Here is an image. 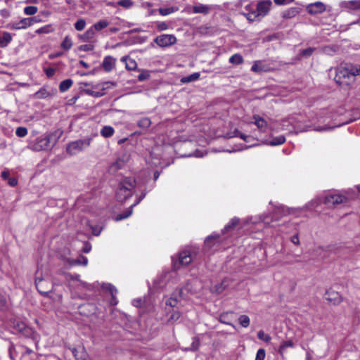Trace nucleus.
<instances>
[{"mask_svg": "<svg viewBox=\"0 0 360 360\" xmlns=\"http://www.w3.org/2000/svg\"><path fill=\"white\" fill-rule=\"evenodd\" d=\"M356 75H360V66L347 65L337 69L334 79L339 85H349Z\"/></svg>", "mask_w": 360, "mask_h": 360, "instance_id": "nucleus-1", "label": "nucleus"}, {"mask_svg": "<svg viewBox=\"0 0 360 360\" xmlns=\"http://www.w3.org/2000/svg\"><path fill=\"white\" fill-rule=\"evenodd\" d=\"M61 134L62 131H55L43 138H38L30 145V148L34 151L50 150L56 145Z\"/></svg>", "mask_w": 360, "mask_h": 360, "instance_id": "nucleus-2", "label": "nucleus"}, {"mask_svg": "<svg viewBox=\"0 0 360 360\" xmlns=\"http://www.w3.org/2000/svg\"><path fill=\"white\" fill-rule=\"evenodd\" d=\"M136 186V181L132 177H125L120 183L116 192L117 200L124 202L132 195V190Z\"/></svg>", "mask_w": 360, "mask_h": 360, "instance_id": "nucleus-3", "label": "nucleus"}, {"mask_svg": "<svg viewBox=\"0 0 360 360\" xmlns=\"http://www.w3.org/2000/svg\"><path fill=\"white\" fill-rule=\"evenodd\" d=\"M272 3L270 0L259 1L255 6V11L249 13H244L249 21L260 20L265 16L270 11Z\"/></svg>", "mask_w": 360, "mask_h": 360, "instance_id": "nucleus-4", "label": "nucleus"}, {"mask_svg": "<svg viewBox=\"0 0 360 360\" xmlns=\"http://www.w3.org/2000/svg\"><path fill=\"white\" fill-rule=\"evenodd\" d=\"M91 138L79 139L70 143L67 146V153L70 155H75L79 152L88 148L91 142Z\"/></svg>", "mask_w": 360, "mask_h": 360, "instance_id": "nucleus-5", "label": "nucleus"}, {"mask_svg": "<svg viewBox=\"0 0 360 360\" xmlns=\"http://www.w3.org/2000/svg\"><path fill=\"white\" fill-rule=\"evenodd\" d=\"M153 41L160 47H168L176 43V38L174 34H161L153 39Z\"/></svg>", "mask_w": 360, "mask_h": 360, "instance_id": "nucleus-6", "label": "nucleus"}, {"mask_svg": "<svg viewBox=\"0 0 360 360\" xmlns=\"http://www.w3.org/2000/svg\"><path fill=\"white\" fill-rule=\"evenodd\" d=\"M192 262V257L190 252L187 250L179 252L176 261L173 260V267L175 269L181 268L182 266H187Z\"/></svg>", "mask_w": 360, "mask_h": 360, "instance_id": "nucleus-7", "label": "nucleus"}, {"mask_svg": "<svg viewBox=\"0 0 360 360\" xmlns=\"http://www.w3.org/2000/svg\"><path fill=\"white\" fill-rule=\"evenodd\" d=\"M35 285L38 292L41 295H47L53 289L52 283L41 277H36Z\"/></svg>", "mask_w": 360, "mask_h": 360, "instance_id": "nucleus-8", "label": "nucleus"}, {"mask_svg": "<svg viewBox=\"0 0 360 360\" xmlns=\"http://www.w3.org/2000/svg\"><path fill=\"white\" fill-rule=\"evenodd\" d=\"M37 22L35 17L23 18L21 20L9 25L11 30L26 29Z\"/></svg>", "mask_w": 360, "mask_h": 360, "instance_id": "nucleus-9", "label": "nucleus"}, {"mask_svg": "<svg viewBox=\"0 0 360 360\" xmlns=\"http://www.w3.org/2000/svg\"><path fill=\"white\" fill-rule=\"evenodd\" d=\"M293 212V209L283 205L276 206L273 215L272 221H277L284 216H287Z\"/></svg>", "mask_w": 360, "mask_h": 360, "instance_id": "nucleus-10", "label": "nucleus"}, {"mask_svg": "<svg viewBox=\"0 0 360 360\" xmlns=\"http://www.w3.org/2000/svg\"><path fill=\"white\" fill-rule=\"evenodd\" d=\"M347 201V198L340 194H332L325 197L324 203L328 205H337Z\"/></svg>", "mask_w": 360, "mask_h": 360, "instance_id": "nucleus-11", "label": "nucleus"}, {"mask_svg": "<svg viewBox=\"0 0 360 360\" xmlns=\"http://www.w3.org/2000/svg\"><path fill=\"white\" fill-rule=\"evenodd\" d=\"M324 298L329 302L332 303L333 304H338L342 302V297L339 294V292L333 290H328L326 291L324 295Z\"/></svg>", "mask_w": 360, "mask_h": 360, "instance_id": "nucleus-12", "label": "nucleus"}, {"mask_svg": "<svg viewBox=\"0 0 360 360\" xmlns=\"http://www.w3.org/2000/svg\"><path fill=\"white\" fill-rule=\"evenodd\" d=\"M307 11L311 15L321 13L326 11V6L321 1L310 4L307 7Z\"/></svg>", "mask_w": 360, "mask_h": 360, "instance_id": "nucleus-13", "label": "nucleus"}, {"mask_svg": "<svg viewBox=\"0 0 360 360\" xmlns=\"http://www.w3.org/2000/svg\"><path fill=\"white\" fill-rule=\"evenodd\" d=\"M340 6L347 11H359L360 10V0L344 1Z\"/></svg>", "mask_w": 360, "mask_h": 360, "instance_id": "nucleus-14", "label": "nucleus"}, {"mask_svg": "<svg viewBox=\"0 0 360 360\" xmlns=\"http://www.w3.org/2000/svg\"><path fill=\"white\" fill-rule=\"evenodd\" d=\"M145 196H146V193H143L137 199V200L129 207V209L124 213L117 214L115 217V221H120V220H122V219H124L129 217L132 214L133 207H135L136 205H137L145 198Z\"/></svg>", "mask_w": 360, "mask_h": 360, "instance_id": "nucleus-15", "label": "nucleus"}, {"mask_svg": "<svg viewBox=\"0 0 360 360\" xmlns=\"http://www.w3.org/2000/svg\"><path fill=\"white\" fill-rule=\"evenodd\" d=\"M129 158L127 155H124L121 157H119L116 161L111 165V169L115 171L119 170L124 167L127 162L128 161Z\"/></svg>", "mask_w": 360, "mask_h": 360, "instance_id": "nucleus-16", "label": "nucleus"}, {"mask_svg": "<svg viewBox=\"0 0 360 360\" xmlns=\"http://www.w3.org/2000/svg\"><path fill=\"white\" fill-rule=\"evenodd\" d=\"M116 60L110 56H105L103 61V67L106 72H110L115 67Z\"/></svg>", "mask_w": 360, "mask_h": 360, "instance_id": "nucleus-17", "label": "nucleus"}, {"mask_svg": "<svg viewBox=\"0 0 360 360\" xmlns=\"http://www.w3.org/2000/svg\"><path fill=\"white\" fill-rule=\"evenodd\" d=\"M253 119L255 120L254 123L257 128L262 132L266 131L268 127L267 122L259 115H254Z\"/></svg>", "mask_w": 360, "mask_h": 360, "instance_id": "nucleus-18", "label": "nucleus"}, {"mask_svg": "<svg viewBox=\"0 0 360 360\" xmlns=\"http://www.w3.org/2000/svg\"><path fill=\"white\" fill-rule=\"evenodd\" d=\"M13 324L14 328L20 333L28 334L30 331V328L22 321H15Z\"/></svg>", "mask_w": 360, "mask_h": 360, "instance_id": "nucleus-19", "label": "nucleus"}, {"mask_svg": "<svg viewBox=\"0 0 360 360\" xmlns=\"http://www.w3.org/2000/svg\"><path fill=\"white\" fill-rule=\"evenodd\" d=\"M72 354L76 360H91L89 355L86 354L84 349H82L80 352L76 349H73Z\"/></svg>", "mask_w": 360, "mask_h": 360, "instance_id": "nucleus-20", "label": "nucleus"}, {"mask_svg": "<svg viewBox=\"0 0 360 360\" xmlns=\"http://www.w3.org/2000/svg\"><path fill=\"white\" fill-rule=\"evenodd\" d=\"M251 70L254 72H261L266 71L265 65L261 60H257L254 63L251 68Z\"/></svg>", "mask_w": 360, "mask_h": 360, "instance_id": "nucleus-21", "label": "nucleus"}, {"mask_svg": "<svg viewBox=\"0 0 360 360\" xmlns=\"http://www.w3.org/2000/svg\"><path fill=\"white\" fill-rule=\"evenodd\" d=\"M11 40V34L8 32H4L2 37H0V47H6Z\"/></svg>", "mask_w": 360, "mask_h": 360, "instance_id": "nucleus-22", "label": "nucleus"}, {"mask_svg": "<svg viewBox=\"0 0 360 360\" xmlns=\"http://www.w3.org/2000/svg\"><path fill=\"white\" fill-rule=\"evenodd\" d=\"M73 81L71 79H67L62 81L59 85V90L60 92L68 91L72 85Z\"/></svg>", "mask_w": 360, "mask_h": 360, "instance_id": "nucleus-23", "label": "nucleus"}, {"mask_svg": "<svg viewBox=\"0 0 360 360\" xmlns=\"http://www.w3.org/2000/svg\"><path fill=\"white\" fill-rule=\"evenodd\" d=\"M115 132L114 129L110 126H105L101 130V134L105 138L111 137Z\"/></svg>", "mask_w": 360, "mask_h": 360, "instance_id": "nucleus-24", "label": "nucleus"}, {"mask_svg": "<svg viewBox=\"0 0 360 360\" xmlns=\"http://www.w3.org/2000/svg\"><path fill=\"white\" fill-rule=\"evenodd\" d=\"M94 34L95 31L93 27H91L85 33L80 35L79 37L83 41H89L94 37Z\"/></svg>", "mask_w": 360, "mask_h": 360, "instance_id": "nucleus-25", "label": "nucleus"}, {"mask_svg": "<svg viewBox=\"0 0 360 360\" xmlns=\"http://www.w3.org/2000/svg\"><path fill=\"white\" fill-rule=\"evenodd\" d=\"M298 13L297 8H290L282 13V17L283 18H292Z\"/></svg>", "mask_w": 360, "mask_h": 360, "instance_id": "nucleus-26", "label": "nucleus"}, {"mask_svg": "<svg viewBox=\"0 0 360 360\" xmlns=\"http://www.w3.org/2000/svg\"><path fill=\"white\" fill-rule=\"evenodd\" d=\"M209 11V7L203 4H198L193 8V11L195 13H207Z\"/></svg>", "mask_w": 360, "mask_h": 360, "instance_id": "nucleus-27", "label": "nucleus"}, {"mask_svg": "<svg viewBox=\"0 0 360 360\" xmlns=\"http://www.w3.org/2000/svg\"><path fill=\"white\" fill-rule=\"evenodd\" d=\"M229 285V282L226 279L223 280L220 283L214 287L215 292L221 293Z\"/></svg>", "mask_w": 360, "mask_h": 360, "instance_id": "nucleus-28", "label": "nucleus"}, {"mask_svg": "<svg viewBox=\"0 0 360 360\" xmlns=\"http://www.w3.org/2000/svg\"><path fill=\"white\" fill-rule=\"evenodd\" d=\"M200 73L199 72H194L187 77H182L181 79V82L182 83H188L191 82L196 81L200 77Z\"/></svg>", "mask_w": 360, "mask_h": 360, "instance_id": "nucleus-29", "label": "nucleus"}, {"mask_svg": "<svg viewBox=\"0 0 360 360\" xmlns=\"http://www.w3.org/2000/svg\"><path fill=\"white\" fill-rule=\"evenodd\" d=\"M105 89V87L103 86L101 88V91H96L91 89H84V91L86 94H88L89 96H92L94 97L98 98V97L103 96L105 94L103 92V91Z\"/></svg>", "mask_w": 360, "mask_h": 360, "instance_id": "nucleus-30", "label": "nucleus"}, {"mask_svg": "<svg viewBox=\"0 0 360 360\" xmlns=\"http://www.w3.org/2000/svg\"><path fill=\"white\" fill-rule=\"evenodd\" d=\"M240 219L238 217H233L231 219V221L226 225L224 227V231L226 232H229L231 230H233L238 224H239Z\"/></svg>", "mask_w": 360, "mask_h": 360, "instance_id": "nucleus-31", "label": "nucleus"}, {"mask_svg": "<svg viewBox=\"0 0 360 360\" xmlns=\"http://www.w3.org/2000/svg\"><path fill=\"white\" fill-rule=\"evenodd\" d=\"M285 138L284 136H278L274 137L271 141H269V143H266L274 146L281 145L283 143H285Z\"/></svg>", "mask_w": 360, "mask_h": 360, "instance_id": "nucleus-32", "label": "nucleus"}, {"mask_svg": "<svg viewBox=\"0 0 360 360\" xmlns=\"http://www.w3.org/2000/svg\"><path fill=\"white\" fill-rule=\"evenodd\" d=\"M108 290L111 294L112 300L110 301L111 304L115 305L117 303V300L115 298V295L117 293V290L112 285L109 284L108 286Z\"/></svg>", "mask_w": 360, "mask_h": 360, "instance_id": "nucleus-33", "label": "nucleus"}, {"mask_svg": "<svg viewBox=\"0 0 360 360\" xmlns=\"http://www.w3.org/2000/svg\"><path fill=\"white\" fill-rule=\"evenodd\" d=\"M138 126L142 129H147L151 124V121L148 117H143L140 120L138 121Z\"/></svg>", "mask_w": 360, "mask_h": 360, "instance_id": "nucleus-34", "label": "nucleus"}, {"mask_svg": "<svg viewBox=\"0 0 360 360\" xmlns=\"http://www.w3.org/2000/svg\"><path fill=\"white\" fill-rule=\"evenodd\" d=\"M315 50L316 49L312 47H309L307 49H303L300 51L299 56L300 58H309L313 54Z\"/></svg>", "mask_w": 360, "mask_h": 360, "instance_id": "nucleus-35", "label": "nucleus"}, {"mask_svg": "<svg viewBox=\"0 0 360 360\" xmlns=\"http://www.w3.org/2000/svg\"><path fill=\"white\" fill-rule=\"evenodd\" d=\"M109 25L107 20H100L98 22L95 23L91 27L94 28V30H101L103 28H105Z\"/></svg>", "mask_w": 360, "mask_h": 360, "instance_id": "nucleus-36", "label": "nucleus"}, {"mask_svg": "<svg viewBox=\"0 0 360 360\" xmlns=\"http://www.w3.org/2000/svg\"><path fill=\"white\" fill-rule=\"evenodd\" d=\"M60 46L65 50L70 49L72 46V41L71 39L68 36H66L63 40Z\"/></svg>", "mask_w": 360, "mask_h": 360, "instance_id": "nucleus-37", "label": "nucleus"}, {"mask_svg": "<svg viewBox=\"0 0 360 360\" xmlns=\"http://www.w3.org/2000/svg\"><path fill=\"white\" fill-rule=\"evenodd\" d=\"M238 322L241 325V326L247 328L250 325V320L247 315H241L238 318Z\"/></svg>", "mask_w": 360, "mask_h": 360, "instance_id": "nucleus-38", "label": "nucleus"}, {"mask_svg": "<svg viewBox=\"0 0 360 360\" xmlns=\"http://www.w3.org/2000/svg\"><path fill=\"white\" fill-rule=\"evenodd\" d=\"M229 62L232 64L238 65L243 62V59L240 54H234L230 57Z\"/></svg>", "mask_w": 360, "mask_h": 360, "instance_id": "nucleus-39", "label": "nucleus"}, {"mask_svg": "<svg viewBox=\"0 0 360 360\" xmlns=\"http://www.w3.org/2000/svg\"><path fill=\"white\" fill-rule=\"evenodd\" d=\"M49 95V93L44 88H41L38 91H37L34 94V96L37 98H46Z\"/></svg>", "mask_w": 360, "mask_h": 360, "instance_id": "nucleus-40", "label": "nucleus"}, {"mask_svg": "<svg viewBox=\"0 0 360 360\" xmlns=\"http://www.w3.org/2000/svg\"><path fill=\"white\" fill-rule=\"evenodd\" d=\"M53 31V29L52 28L51 25H48L46 26H44L42 27H40L39 29L36 30V33L37 34H48Z\"/></svg>", "mask_w": 360, "mask_h": 360, "instance_id": "nucleus-41", "label": "nucleus"}, {"mask_svg": "<svg viewBox=\"0 0 360 360\" xmlns=\"http://www.w3.org/2000/svg\"><path fill=\"white\" fill-rule=\"evenodd\" d=\"M86 26V21L81 18L77 20V22L75 23V28L77 31H82L84 29Z\"/></svg>", "mask_w": 360, "mask_h": 360, "instance_id": "nucleus-42", "label": "nucleus"}, {"mask_svg": "<svg viewBox=\"0 0 360 360\" xmlns=\"http://www.w3.org/2000/svg\"><path fill=\"white\" fill-rule=\"evenodd\" d=\"M37 7L34 6H27L24 8V13L27 15H34L37 12Z\"/></svg>", "mask_w": 360, "mask_h": 360, "instance_id": "nucleus-43", "label": "nucleus"}, {"mask_svg": "<svg viewBox=\"0 0 360 360\" xmlns=\"http://www.w3.org/2000/svg\"><path fill=\"white\" fill-rule=\"evenodd\" d=\"M294 344L292 340L284 341L279 347V352L282 353L287 347H293Z\"/></svg>", "mask_w": 360, "mask_h": 360, "instance_id": "nucleus-44", "label": "nucleus"}, {"mask_svg": "<svg viewBox=\"0 0 360 360\" xmlns=\"http://www.w3.org/2000/svg\"><path fill=\"white\" fill-rule=\"evenodd\" d=\"M257 337L259 340H262L266 342H268L271 340L270 335L265 333L263 330H259L257 333Z\"/></svg>", "mask_w": 360, "mask_h": 360, "instance_id": "nucleus-45", "label": "nucleus"}, {"mask_svg": "<svg viewBox=\"0 0 360 360\" xmlns=\"http://www.w3.org/2000/svg\"><path fill=\"white\" fill-rule=\"evenodd\" d=\"M15 134L18 137H25L27 134V129L23 127H19L15 130Z\"/></svg>", "mask_w": 360, "mask_h": 360, "instance_id": "nucleus-46", "label": "nucleus"}, {"mask_svg": "<svg viewBox=\"0 0 360 360\" xmlns=\"http://www.w3.org/2000/svg\"><path fill=\"white\" fill-rule=\"evenodd\" d=\"M134 3L131 0H120L117 1V5L125 8H129L133 6Z\"/></svg>", "mask_w": 360, "mask_h": 360, "instance_id": "nucleus-47", "label": "nucleus"}, {"mask_svg": "<svg viewBox=\"0 0 360 360\" xmlns=\"http://www.w3.org/2000/svg\"><path fill=\"white\" fill-rule=\"evenodd\" d=\"M159 13L162 15H167L174 11V8H160L158 9Z\"/></svg>", "mask_w": 360, "mask_h": 360, "instance_id": "nucleus-48", "label": "nucleus"}, {"mask_svg": "<svg viewBox=\"0 0 360 360\" xmlns=\"http://www.w3.org/2000/svg\"><path fill=\"white\" fill-rule=\"evenodd\" d=\"M200 345V341L198 338H194L193 341L191 344V348L186 349V350H192V351H196Z\"/></svg>", "mask_w": 360, "mask_h": 360, "instance_id": "nucleus-49", "label": "nucleus"}, {"mask_svg": "<svg viewBox=\"0 0 360 360\" xmlns=\"http://www.w3.org/2000/svg\"><path fill=\"white\" fill-rule=\"evenodd\" d=\"M169 26L167 23L165 22H157V29L158 31L162 32L167 30L168 29Z\"/></svg>", "mask_w": 360, "mask_h": 360, "instance_id": "nucleus-50", "label": "nucleus"}, {"mask_svg": "<svg viewBox=\"0 0 360 360\" xmlns=\"http://www.w3.org/2000/svg\"><path fill=\"white\" fill-rule=\"evenodd\" d=\"M264 358L265 350L264 349H259L256 354L255 360H264Z\"/></svg>", "mask_w": 360, "mask_h": 360, "instance_id": "nucleus-51", "label": "nucleus"}, {"mask_svg": "<svg viewBox=\"0 0 360 360\" xmlns=\"http://www.w3.org/2000/svg\"><path fill=\"white\" fill-rule=\"evenodd\" d=\"M238 134H240V131L238 130V129H235L233 131H230V132L226 133L225 134L224 137L226 139H231V138H233V137L238 136Z\"/></svg>", "mask_w": 360, "mask_h": 360, "instance_id": "nucleus-52", "label": "nucleus"}, {"mask_svg": "<svg viewBox=\"0 0 360 360\" xmlns=\"http://www.w3.org/2000/svg\"><path fill=\"white\" fill-rule=\"evenodd\" d=\"M94 46L92 44H83L79 47V51H89L94 49Z\"/></svg>", "mask_w": 360, "mask_h": 360, "instance_id": "nucleus-53", "label": "nucleus"}, {"mask_svg": "<svg viewBox=\"0 0 360 360\" xmlns=\"http://www.w3.org/2000/svg\"><path fill=\"white\" fill-rule=\"evenodd\" d=\"M180 316H181V314L179 311H174L171 314L169 321H177L180 318Z\"/></svg>", "mask_w": 360, "mask_h": 360, "instance_id": "nucleus-54", "label": "nucleus"}, {"mask_svg": "<svg viewBox=\"0 0 360 360\" xmlns=\"http://www.w3.org/2000/svg\"><path fill=\"white\" fill-rule=\"evenodd\" d=\"M136 67V63L134 60H130L129 63H126V68L128 70H134Z\"/></svg>", "mask_w": 360, "mask_h": 360, "instance_id": "nucleus-55", "label": "nucleus"}, {"mask_svg": "<svg viewBox=\"0 0 360 360\" xmlns=\"http://www.w3.org/2000/svg\"><path fill=\"white\" fill-rule=\"evenodd\" d=\"M56 70L52 68H49L45 70V73L48 77H51L55 75Z\"/></svg>", "mask_w": 360, "mask_h": 360, "instance_id": "nucleus-56", "label": "nucleus"}, {"mask_svg": "<svg viewBox=\"0 0 360 360\" xmlns=\"http://www.w3.org/2000/svg\"><path fill=\"white\" fill-rule=\"evenodd\" d=\"M290 241L296 245H300V239H299V235L298 233H296L295 234L294 236H292L290 238Z\"/></svg>", "mask_w": 360, "mask_h": 360, "instance_id": "nucleus-57", "label": "nucleus"}, {"mask_svg": "<svg viewBox=\"0 0 360 360\" xmlns=\"http://www.w3.org/2000/svg\"><path fill=\"white\" fill-rule=\"evenodd\" d=\"M333 128H335V127H327V126H325V127H316V128L314 129V130L317 131H323L332 129Z\"/></svg>", "mask_w": 360, "mask_h": 360, "instance_id": "nucleus-58", "label": "nucleus"}, {"mask_svg": "<svg viewBox=\"0 0 360 360\" xmlns=\"http://www.w3.org/2000/svg\"><path fill=\"white\" fill-rule=\"evenodd\" d=\"M6 298L4 296L0 295V310L3 309L6 307Z\"/></svg>", "mask_w": 360, "mask_h": 360, "instance_id": "nucleus-59", "label": "nucleus"}, {"mask_svg": "<svg viewBox=\"0 0 360 360\" xmlns=\"http://www.w3.org/2000/svg\"><path fill=\"white\" fill-rule=\"evenodd\" d=\"M293 1L294 0H274V3L276 5H284Z\"/></svg>", "mask_w": 360, "mask_h": 360, "instance_id": "nucleus-60", "label": "nucleus"}, {"mask_svg": "<svg viewBox=\"0 0 360 360\" xmlns=\"http://www.w3.org/2000/svg\"><path fill=\"white\" fill-rule=\"evenodd\" d=\"M8 181V183L11 186H15L18 184V180L14 177L9 178Z\"/></svg>", "mask_w": 360, "mask_h": 360, "instance_id": "nucleus-61", "label": "nucleus"}, {"mask_svg": "<svg viewBox=\"0 0 360 360\" xmlns=\"http://www.w3.org/2000/svg\"><path fill=\"white\" fill-rule=\"evenodd\" d=\"M245 9L246 13L252 12V11H255V6L253 4H248L245 6Z\"/></svg>", "mask_w": 360, "mask_h": 360, "instance_id": "nucleus-62", "label": "nucleus"}, {"mask_svg": "<svg viewBox=\"0 0 360 360\" xmlns=\"http://www.w3.org/2000/svg\"><path fill=\"white\" fill-rule=\"evenodd\" d=\"M177 300L176 299L170 298L168 301H167V304L169 305L172 307H175L176 304Z\"/></svg>", "mask_w": 360, "mask_h": 360, "instance_id": "nucleus-63", "label": "nucleus"}, {"mask_svg": "<svg viewBox=\"0 0 360 360\" xmlns=\"http://www.w3.org/2000/svg\"><path fill=\"white\" fill-rule=\"evenodd\" d=\"M149 77L148 73H141L138 76V79L139 81H144Z\"/></svg>", "mask_w": 360, "mask_h": 360, "instance_id": "nucleus-64", "label": "nucleus"}]
</instances>
